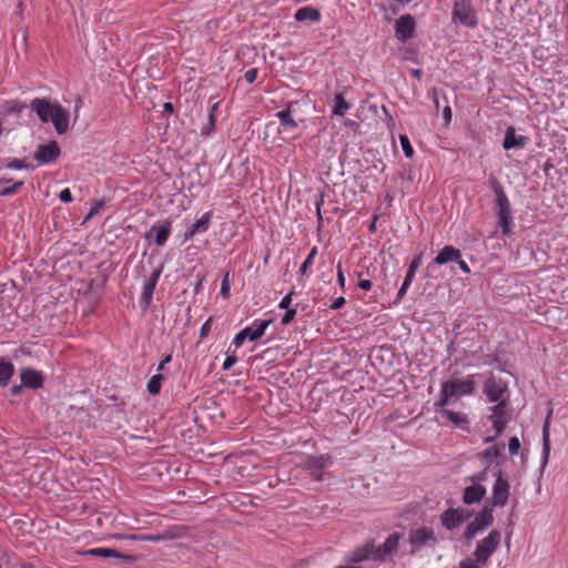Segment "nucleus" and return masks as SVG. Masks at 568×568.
Instances as JSON below:
<instances>
[{"label":"nucleus","mask_w":568,"mask_h":568,"mask_svg":"<svg viewBox=\"0 0 568 568\" xmlns=\"http://www.w3.org/2000/svg\"><path fill=\"white\" fill-rule=\"evenodd\" d=\"M30 108L42 122H52L59 134L69 130V113L59 103L45 98H36L31 101Z\"/></svg>","instance_id":"f257e3e1"},{"label":"nucleus","mask_w":568,"mask_h":568,"mask_svg":"<svg viewBox=\"0 0 568 568\" xmlns=\"http://www.w3.org/2000/svg\"><path fill=\"white\" fill-rule=\"evenodd\" d=\"M399 538L398 534H392L378 547H375L374 542L369 540L353 551L351 560L353 562H362L368 559L381 562L386 561L397 551Z\"/></svg>","instance_id":"f03ea898"},{"label":"nucleus","mask_w":568,"mask_h":568,"mask_svg":"<svg viewBox=\"0 0 568 568\" xmlns=\"http://www.w3.org/2000/svg\"><path fill=\"white\" fill-rule=\"evenodd\" d=\"M493 189L496 196V203H497V216H498V223L501 229V233L504 235H508L511 231V210H510V203L509 200L500 186V184L494 180L493 181Z\"/></svg>","instance_id":"7ed1b4c3"},{"label":"nucleus","mask_w":568,"mask_h":568,"mask_svg":"<svg viewBox=\"0 0 568 568\" xmlns=\"http://www.w3.org/2000/svg\"><path fill=\"white\" fill-rule=\"evenodd\" d=\"M501 540V534L493 529L488 536L477 542L476 549L473 552L474 558L485 566L491 555L497 550Z\"/></svg>","instance_id":"20e7f679"},{"label":"nucleus","mask_w":568,"mask_h":568,"mask_svg":"<svg viewBox=\"0 0 568 568\" xmlns=\"http://www.w3.org/2000/svg\"><path fill=\"white\" fill-rule=\"evenodd\" d=\"M453 20L469 28H474L477 24L476 14L470 0H455Z\"/></svg>","instance_id":"39448f33"},{"label":"nucleus","mask_w":568,"mask_h":568,"mask_svg":"<svg viewBox=\"0 0 568 568\" xmlns=\"http://www.w3.org/2000/svg\"><path fill=\"white\" fill-rule=\"evenodd\" d=\"M494 517L493 513L488 508H484L480 511L477 513L474 520L470 521L465 530V538L470 540L473 539L477 534L486 529L493 524Z\"/></svg>","instance_id":"423d86ee"},{"label":"nucleus","mask_w":568,"mask_h":568,"mask_svg":"<svg viewBox=\"0 0 568 568\" xmlns=\"http://www.w3.org/2000/svg\"><path fill=\"white\" fill-rule=\"evenodd\" d=\"M508 406L509 404L507 400H501L497 402L496 405L489 408L491 414L488 416V419L493 423L494 428L496 429L495 437L499 436L504 432L509 420Z\"/></svg>","instance_id":"0eeeda50"},{"label":"nucleus","mask_w":568,"mask_h":568,"mask_svg":"<svg viewBox=\"0 0 568 568\" xmlns=\"http://www.w3.org/2000/svg\"><path fill=\"white\" fill-rule=\"evenodd\" d=\"M509 490V481L503 476L501 471H498L491 491L493 505L504 507L508 501Z\"/></svg>","instance_id":"6e6552de"},{"label":"nucleus","mask_w":568,"mask_h":568,"mask_svg":"<svg viewBox=\"0 0 568 568\" xmlns=\"http://www.w3.org/2000/svg\"><path fill=\"white\" fill-rule=\"evenodd\" d=\"M506 392L507 384L501 378H497L494 375H490V377L485 382L484 393L486 394L488 400L491 403L506 400L504 398V394Z\"/></svg>","instance_id":"1a4fd4ad"},{"label":"nucleus","mask_w":568,"mask_h":568,"mask_svg":"<svg viewBox=\"0 0 568 568\" xmlns=\"http://www.w3.org/2000/svg\"><path fill=\"white\" fill-rule=\"evenodd\" d=\"M60 155V148L55 141L47 144H40L34 153V160L40 164H49L54 162Z\"/></svg>","instance_id":"9d476101"},{"label":"nucleus","mask_w":568,"mask_h":568,"mask_svg":"<svg viewBox=\"0 0 568 568\" xmlns=\"http://www.w3.org/2000/svg\"><path fill=\"white\" fill-rule=\"evenodd\" d=\"M468 516L469 514L467 510L449 508L443 513L440 519L446 529L454 530L465 523Z\"/></svg>","instance_id":"9b49d317"},{"label":"nucleus","mask_w":568,"mask_h":568,"mask_svg":"<svg viewBox=\"0 0 568 568\" xmlns=\"http://www.w3.org/2000/svg\"><path fill=\"white\" fill-rule=\"evenodd\" d=\"M475 375H470L465 381L459 379H450L443 383V385L449 390L454 393V397H460L470 395L474 392L475 387Z\"/></svg>","instance_id":"f8f14e48"},{"label":"nucleus","mask_w":568,"mask_h":568,"mask_svg":"<svg viewBox=\"0 0 568 568\" xmlns=\"http://www.w3.org/2000/svg\"><path fill=\"white\" fill-rule=\"evenodd\" d=\"M162 271H163V266H159L156 267L151 276L149 277V280L146 281V283L144 284L143 286V293H142V296L140 298V305L142 308H148L152 302V298H153V294H154V291H155V287H156V284H158V281L162 274Z\"/></svg>","instance_id":"ddd939ff"},{"label":"nucleus","mask_w":568,"mask_h":568,"mask_svg":"<svg viewBox=\"0 0 568 568\" xmlns=\"http://www.w3.org/2000/svg\"><path fill=\"white\" fill-rule=\"evenodd\" d=\"M415 19L410 14L402 16L397 21L395 26V34L396 38L402 41L406 42L410 38H413L415 32Z\"/></svg>","instance_id":"4468645a"},{"label":"nucleus","mask_w":568,"mask_h":568,"mask_svg":"<svg viewBox=\"0 0 568 568\" xmlns=\"http://www.w3.org/2000/svg\"><path fill=\"white\" fill-rule=\"evenodd\" d=\"M331 464V458L326 456L311 457L305 460L304 469L315 479H323V471Z\"/></svg>","instance_id":"2eb2a0df"},{"label":"nucleus","mask_w":568,"mask_h":568,"mask_svg":"<svg viewBox=\"0 0 568 568\" xmlns=\"http://www.w3.org/2000/svg\"><path fill=\"white\" fill-rule=\"evenodd\" d=\"M212 219V212L204 213L196 222L191 224L183 234V240L189 241L197 233L207 231Z\"/></svg>","instance_id":"dca6fc26"},{"label":"nucleus","mask_w":568,"mask_h":568,"mask_svg":"<svg viewBox=\"0 0 568 568\" xmlns=\"http://www.w3.org/2000/svg\"><path fill=\"white\" fill-rule=\"evenodd\" d=\"M486 495L485 486L480 484H473L467 486L463 493V501L466 505H473L479 503Z\"/></svg>","instance_id":"f3484780"},{"label":"nucleus","mask_w":568,"mask_h":568,"mask_svg":"<svg viewBox=\"0 0 568 568\" xmlns=\"http://www.w3.org/2000/svg\"><path fill=\"white\" fill-rule=\"evenodd\" d=\"M20 378L22 382V385L30 387L32 389H38L42 387L43 385V376L40 372L32 369V368H26L21 371Z\"/></svg>","instance_id":"a211bd4d"},{"label":"nucleus","mask_w":568,"mask_h":568,"mask_svg":"<svg viewBox=\"0 0 568 568\" xmlns=\"http://www.w3.org/2000/svg\"><path fill=\"white\" fill-rule=\"evenodd\" d=\"M271 322V320H255L251 326L243 329L247 339L254 342L262 337Z\"/></svg>","instance_id":"6ab92c4d"},{"label":"nucleus","mask_w":568,"mask_h":568,"mask_svg":"<svg viewBox=\"0 0 568 568\" xmlns=\"http://www.w3.org/2000/svg\"><path fill=\"white\" fill-rule=\"evenodd\" d=\"M440 416L449 420L453 425L460 429H468L469 420L466 414L460 412H454L450 409H443Z\"/></svg>","instance_id":"aec40b11"},{"label":"nucleus","mask_w":568,"mask_h":568,"mask_svg":"<svg viewBox=\"0 0 568 568\" xmlns=\"http://www.w3.org/2000/svg\"><path fill=\"white\" fill-rule=\"evenodd\" d=\"M526 136L517 135L515 129L513 126H509L506 130L503 146L505 150H510L514 148H524L526 145Z\"/></svg>","instance_id":"412c9836"},{"label":"nucleus","mask_w":568,"mask_h":568,"mask_svg":"<svg viewBox=\"0 0 568 568\" xmlns=\"http://www.w3.org/2000/svg\"><path fill=\"white\" fill-rule=\"evenodd\" d=\"M150 233H154V242L158 246H163L171 234V222L163 221L159 225H153Z\"/></svg>","instance_id":"4be33fe9"},{"label":"nucleus","mask_w":568,"mask_h":568,"mask_svg":"<svg viewBox=\"0 0 568 568\" xmlns=\"http://www.w3.org/2000/svg\"><path fill=\"white\" fill-rule=\"evenodd\" d=\"M462 256L460 251L452 245H446L434 258V263L438 265L446 264L448 262H455Z\"/></svg>","instance_id":"5701e85b"},{"label":"nucleus","mask_w":568,"mask_h":568,"mask_svg":"<svg viewBox=\"0 0 568 568\" xmlns=\"http://www.w3.org/2000/svg\"><path fill=\"white\" fill-rule=\"evenodd\" d=\"M295 20L318 22L321 20V12L313 7H303L295 12Z\"/></svg>","instance_id":"b1692460"},{"label":"nucleus","mask_w":568,"mask_h":568,"mask_svg":"<svg viewBox=\"0 0 568 568\" xmlns=\"http://www.w3.org/2000/svg\"><path fill=\"white\" fill-rule=\"evenodd\" d=\"M14 372V365L11 362L0 358V386H7Z\"/></svg>","instance_id":"393cba45"},{"label":"nucleus","mask_w":568,"mask_h":568,"mask_svg":"<svg viewBox=\"0 0 568 568\" xmlns=\"http://www.w3.org/2000/svg\"><path fill=\"white\" fill-rule=\"evenodd\" d=\"M433 538V531L428 528H417L410 532L409 541L413 545H424L427 540Z\"/></svg>","instance_id":"a878e982"},{"label":"nucleus","mask_w":568,"mask_h":568,"mask_svg":"<svg viewBox=\"0 0 568 568\" xmlns=\"http://www.w3.org/2000/svg\"><path fill=\"white\" fill-rule=\"evenodd\" d=\"M416 272H417L416 270L408 267L406 276L404 278V282H403L402 286L399 287L396 298L394 301L395 304L400 303L402 300L404 298V296L406 295L409 286L412 285V283L415 278Z\"/></svg>","instance_id":"bb28decb"},{"label":"nucleus","mask_w":568,"mask_h":568,"mask_svg":"<svg viewBox=\"0 0 568 568\" xmlns=\"http://www.w3.org/2000/svg\"><path fill=\"white\" fill-rule=\"evenodd\" d=\"M217 106H219V103H217V102H215V103L211 106L210 112H209V116H207V122H206V124H204V125L201 128V133H202V135L207 136V135H210V134L213 132V130L215 129V122H216V120H215V114H214V113H215V111H216Z\"/></svg>","instance_id":"cd10ccee"},{"label":"nucleus","mask_w":568,"mask_h":568,"mask_svg":"<svg viewBox=\"0 0 568 568\" xmlns=\"http://www.w3.org/2000/svg\"><path fill=\"white\" fill-rule=\"evenodd\" d=\"M276 116L278 118L281 124L285 128H296L297 126V122L294 120V118L292 116V112H291V105H288L286 109L280 111L276 113Z\"/></svg>","instance_id":"c85d7f7f"},{"label":"nucleus","mask_w":568,"mask_h":568,"mask_svg":"<svg viewBox=\"0 0 568 568\" xmlns=\"http://www.w3.org/2000/svg\"><path fill=\"white\" fill-rule=\"evenodd\" d=\"M504 448L503 444H495L488 448H486L479 456L481 459H485L490 465L494 458L498 457L501 449Z\"/></svg>","instance_id":"c756f323"},{"label":"nucleus","mask_w":568,"mask_h":568,"mask_svg":"<svg viewBox=\"0 0 568 568\" xmlns=\"http://www.w3.org/2000/svg\"><path fill=\"white\" fill-rule=\"evenodd\" d=\"M550 454V435H549V423L546 420L542 427V456L544 464L547 463L548 456Z\"/></svg>","instance_id":"7c9ffc66"},{"label":"nucleus","mask_w":568,"mask_h":568,"mask_svg":"<svg viewBox=\"0 0 568 568\" xmlns=\"http://www.w3.org/2000/svg\"><path fill=\"white\" fill-rule=\"evenodd\" d=\"M163 379L164 377L160 373L153 375L148 382V392L153 396L158 395L161 390Z\"/></svg>","instance_id":"2f4dec72"},{"label":"nucleus","mask_w":568,"mask_h":568,"mask_svg":"<svg viewBox=\"0 0 568 568\" xmlns=\"http://www.w3.org/2000/svg\"><path fill=\"white\" fill-rule=\"evenodd\" d=\"M349 109V104L344 100L342 94L335 95V103L333 108V114L342 116Z\"/></svg>","instance_id":"473e14b6"},{"label":"nucleus","mask_w":568,"mask_h":568,"mask_svg":"<svg viewBox=\"0 0 568 568\" xmlns=\"http://www.w3.org/2000/svg\"><path fill=\"white\" fill-rule=\"evenodd\" d=\"M454 397V393L447 389L443 384L440 388V399L435 403V406L445 409V407L449 404L450 399Z\"/></svg>","instance_id":"72a5a7b5"},{"label":"nucleus","mask_w":568,"mask_h":568,"mask_svg":"<svg viewBox=\"0 0 568 568\" xmlns=\"http://www.w3.org/2000/svg\"><path fill=\"white\" fill-rule=\"evenodd\" d=\"M26 108H27V105L24 103H22V102H19V101H8L3 105V112H6V113H20Z\"/></svg>","instance_id":"f704fd0d"},{"label":"nucleus","mask_w":568,"mask_h":568,"mask_svg":"<svg viewBox=\"0 0 568 568\" xmlns=\"http://www.w3.org/2000/svg\"><path fill=\"white\" fill-rule=\"evenodd\" d=\"M399 142H400V145H402L405 156L409 158V159L413 158L414 149L410 144L408 136L405 134L399 135Z\"/></svg>","instance_id":"c9c22d12"},{"label":"nucleus","mask_w":568,"mask_h":568,"mask_svg":"<svg viewBox=\"0 0 568 568\" xmlns=\"http://www.w3.org/2000/svg\"><path fill=\"white\" fill-rule=\"evenodd\" d=\"M316 255H317V247H313L300 267L301 274H305L307 272L308 267L313 264V261Z\"/></svg>","instance_id":"e433bc0d"},{"label":"nucleus","mask_w":568,"mask_h":568,"mask_svg":"<svg viewBox=\"0 0 568 568\" xmlns=\"http://www.w3.org/2000/svg\"><path fill=\"white\" fill-rule=\"evenodd\" d=\"M90 555L93 556H101V557H118V552L110 548H94L88 551Z\"/></svg>","instance_id":"4c0bfd02"},{"label":"nucleus","mask_w":568,"mask_h":568,"mask_svg":"<svg viewBox=\"0 0 568 568\" xmlns=\"http://www.w3.org/2000/svg\"><path fill=\"white\" fill-rule=\"evenodd\" d=\"M23 186V182H17L12 186L6 187L0 191V196H10L14 195L19 192V190Z\"/></svg>","instance_id":"58836bf2"},{"label":"nucleus","mask_w":568,"mask_h":568,"mask_svg":"<svg viewBox=\"0 0 568 568\" xmlns=\"http://www.w3.org/2000/svg\"><path fill=\"white\" fill-rule=\"evenodd\" d=\"M481 566L475 558H465L459 562L458 568H480Z\"/></svg>","instance_id":"ea45409f"},{"label":"nucleus","mask_w":568,"mask_h":568,"mask_svg":"<svg viewBox=\"0 0 568 568\" xmlns=\"http://www.w3.org/2000/svg\"><path fill=\"white\" fill-rule=\"evenodd\" d=\"M488 469H489V465L486 466L481 471L470 476L469 480L473 484H480V481H484L486 479Z\"/></svg>","instance_id":"a19ab883"},{"label":"nucleus","mask_w":568,"mask_h":568,"mask_svg":"<svg viewBox=\"0 0 568 568\" xmlns=\"http://www.w3.org/2000/svg\"><path fill=\"white\" fill-rule=\"evenodd\" d=\"M296 314H297V310L296 308H288V310H286L284 315L282 316L281 323L283 325H288L294 320Z\"/></svg>","instance_id":"79ce46f5"},{"label":"nucleus","mask_w":568,"mask_h":568,"mask_svg":"<svg viewBox=\"0 0 568 568\" xmlns=\"http://www.w3.org/2000/svg\"><path fill=\"white\" fill-rule=\"evenodd\" d=\"M293 295H294V292H290L288 294H286L282 301L280 302L278 304V307L281 310H288L291 308V304H292V301H293Z\"/></svg>","instance_id":"37998d69"},{"label":"nucleus","mask_w":568,"mask_h":568,"mask_svg":"<svg viewBox=\"0 0 568 568\" xmlns=\"http://www.w3.org/2000/svg\"><path fill=\"white\" fill-rule=\"evenodd\" d=\"M520 448V443L517 437H511L508 443V449L511 455H515L518 453Z\"/></svg>","instance_id":"c03bdc74"},{"label":"nucleus","mask_w":568,"mask_h":568,"mask_svg":"<svg viewBox=\"0 0 568 568\" xmlns=\"http://www.w3.org/2000/svg\"><path fill=\"white\" fill-rule=\"evenodd\" d=\"M103 206H104V202L102 200L95 202L94 205L90 209L85 220H89L92 216H94L95 214H98L102 210Z\"/></svg>","instance_id":"a18cd8bd"},{"label":"nucleus","mask_w":568,"mask_h":568,"mask_svg":"<svg viewBox=\"0 0 568 568\" xmlns=\"http://www.w3.org/2000/svg\"><path fill=\"white\" fill-rule=\"evenodd\" d=\"M178 528H171L161 534V540L174 539L180 536Z\"/></svg>","instance_id":"49530a36"},{"label":"nucleus","mask_w":568,"mask_h":568,"mask_svg":"<svg viewBox=\"0 0 568 568\" xmlns=\"http://www.w3.org/2000/svg\"><path fill=\"white\" fill-rule=\"evenodd\" d=\"M8 169L22 170L27 168V164L22 160L13 159L7 164Z\"/></svg>","instance_id":"de8ad7c7"},{"label":"nucleus","mask_w":568,"mask_h":568,"mask_svg":"<svg viewBox=\"0 0 568 568\" xmlns=\"http://www.w3.org/2000/svg\"><path fill=\"white\" fill-rule=\"evenodd\" d=\"M257 69L253 68V69H248L245 74H244V78L246 80L247 83H253L256 78H257Z\"/></svg>","instance_id":"09e8293b"},{"label":"nucleus","mask_w":568,"mask_h":568,"mask_svg":"<svg viewBox=\"0 0 568 568\" xmlns=\"http://www.w3.org/2000/svg\"><path fill=\"white\" fill-rule=\"evenodd\" d=\"M59 199L61 202L63 203H70L72 201V194H71V191L69 189H63L60 193H59Z\"/></svg>","instance_id":"8fccbe9b"},{"label":"nucleus","mask_w":568,"mask_h":568,"mask_svg":"<svg viewBox=\"0 0 568 568\" xmlns=\"http://www.w3.org/2000/svg\"><path fill=\"white\" fill-rule=\"evenodd\" d=\"M246 338H247V337H246V335H245L244 331L242 329L241 332H239V333L235 335V337H234V339H233V344H234V346H235V347H240V346H242V345H243V343H244V341H245Z\"/></svg>","instance_id":"3c124183"},{"label":"nucleus","mask_w":568,"mask_h":568,"mask_svg":"<svg viewBox=\"0 0 568 568\" xmlns=\"http://www.w3.org/2000/svg\"><path fill=\"white\" fill-rule=\"evenodd\" d=\"M337 283L339 285V287L344 291L345 290V276H344V272L342 270V266L341 264L337 265Z\"/></svg>","instance_id":"603ef678"},{"label":"nucleus","mask_w":568,"mask_h":568,"mask_svg":"<svg viewBox=\"0 0 568 568\" xmlns=\"http://www.w3.org/2000/svg\"><path fill=\"white\" fill-rule=\"evenodd\" d=\"M227 276H229V273L225 275L223 282H222V286H221V295L223 297H227L229 294H230V286L227 284Z\"/></svg>","instance_id":"864d4df0"},{"label":"nucleus","mask_w":568,"mask_h":568,"mask_svg":"<svg viewBox=\"0 0 568 568\" xmlns=\"http://www.w3.org/2000/svg\"><path fill=\"white\" fill-rule=\"evenodd\" d=\"M346 301L343 296H339L334 300V302L331 304L332 310H339L345 305Z\"/></svg>","instance_id":"5fc2aeb1"},{"label":"nucleus","mask_w":568,"mask_h":568,"mask_svg":"<svg viewBox=\"0 0 568 568\" xmlns=\"http://www.w3.org/2000/svg\"><path fill=\"white\" fill-rule=\"evenodd\" d=\"M237 358L235 356H227L223 363V369H230L235 363Z\"/></svg>","instance_id":"6e6d98bb"},{"label":"nucleus","mask_w":568,"mask_h":568,"mask_svg":"<svg viewBox=\"0 0 568 568\" xmlns=\"http://www.w3.org/2000/svg\"><path fill=\"white\" fill-rule=\"evenodd\" d=\"M210 329H211V318H209V320H207V321L202 325V327H201V329H200V336H201V337L206 336V335L209 334Z\"/></svg>","instance_id":"4d7b16f0"},{"label":"nucleus","mask_w":568,"mask_h":568,"mask_svg":"<svg viewBox=\"0 0 568 568\" xmlns=\"http://www.w3.org/2000/svg\"><path fill=\"white\" fill-rule=\"evenodd\" d=\"M422 260H423V257H422V255H420V254H419V255H416V256L413 258V261L410 262V264H409V266H408V267L414 268V270H416V271H417V270H418V267H419V266H420V264H422Z\"/></svg>","instance_id":"13d9d810"},{"label":"nucleus","mask_w":568,"mask_h":568,"mask_svg":"<svg viewBox=\"0 0 568 568\" xmlns=\"http://www.w3.org/2000/svg\"><path fill=\"white\" fill-rule=\"evenodd\" d=\"M455 262H457V264L459 265L460 270L465 273V274H469L470 273V268L468 266V264L462 260L460 257L458 260H456Z\"/></svg>","instance_id":"bf43d9fd"},{"label":"nucleus","mask_w":568,"mask_h":568,"mask_svg":"<svg viewBox=\"0 0 568 568\" xmlns=\"http://www.w3.org/2000/svg\"><path fill=\"white\" fill-rule=\"evenodd\" d=\"M172 361V355L168 354L158 365V371L161 372L164 369L165 365Z\"/></svg>","instance_id":"052dcab7"},{"label":"nucleus","mask_w":568,"mask_h":568,"mask_svg":"<svg viewBox=\"0 0 568 568\" xmlns=\"http://www.w3.org/2000/svg\"><path fill=\"white\" fill-rule=\"evenodd\" d=\"M357 285L364 291H369L372 288V282L369 280H362Z\"/></svg>","instance_id":"680f3d73"},{"label":"nucleus","mask_w":568,"mask_h":568,"mask_svg":"<svg viewBox=\"0 0 568 568\" xmlns=\"http://www.w3.org/2000/svg\"><path fill=\"white\" fill-rule=\"evenodd\" d=\"M145 541L158 542L161 541V534H152L143 537Z\"/></svg>","instance_id":"e2e57ef3"},{"label":"nucleus","mask_w":568,"mask_h":568,"mask_svg":"<svg viewBox=\"0 0 568 568\" xmlns=\"http://www.w3.org/2000/svg\"><path fill=\"white\" fill-rule=\"evenodd\" d=\"M443 115L445 121L448 123L452 120V109L450 106L446 105L443 110Z\"/></svg>","instance_id":"0e129e2a"},{"label":"nucleus","mask_w":568,"mask_h":568,"mask_svg":"<svg viewBox=\"0 0 568 568\" xmlns=\"http://www.w3.org/2000/svg\"><path fill=\"white\" fill-rule=\"evenodd\" d=\"M22 390V386L21 385H13L11 388H10V394L12 396H18Z\"/></svg>","instance_id":"69168bd1"},{"label":"nucleus","mask_w":568,"mask_h":568,"mask_svg":"<svg viewBox=\"0 0 568 568\" xmlns=\"http://www.w3.org/2000/svg\"><path fill=\"white\" fill-rule=\"evenodd\" d=\"M412 73H413V75H414L415 78H417V79H420V77H422V70H419V69H415V70H413V72H412Z\"/></svg>","instance_id":"338daca9"},{"label":"nucleus","mask_w":568,"mask_h":568,"mask_svg":"<svg viewBox=\"0 0 568 568\" xmlns=\"http://www.w3.org/2000/svg\"><path fill=\"white\" fill-rule=\"evenodd\" d=\"M164 109H165L166 111H169V112H173V105H172V103H170V102L165 103V104H164Z\"/></svg>","instance_id":"774afa93"}]
</instances>
